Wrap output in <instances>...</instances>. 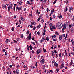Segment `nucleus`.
Returning a JSON list of instances; mask_svg holds the SVG:
<instances>
[{
	"label": "nucleus",
	"instance_id": "f257e3e1",
	"mask_svg": "<svg viewBox=\"0 0 74 74\" xmlns=\"http://www.w3.org/2000/svg\"><path fill=\"white\" fill-rule=\"evenodd\" d=\"M56 25L57 29H61L63 26V23L62 22H60L57 23Z\"/></svg>",
	"mask_w": 74,
	"mask_h": 74
},
{
	"label": "nucleus",
	"instance_id": "f03ea898",
	"mask_svg": "<svg viewBox=\"0 0 74 74\" xmlns=\"http://www.w3.org/2000/svg\"><path fill=\"white\" fill-rule=\"evenodd\" d=\"M42 51V50L41 49H38V50H37L36 51L37 54L38 55H39V53H41V52Z\"/></svg>",
	"mask_w": 74,
	"mask_h": 74
},
{
	"label": "nucleus",
	"instance_id": "7ed1b4c3",
	"mask_svg": "<svg viewBox=\"0 0 74 74\" xmlns=\"http://www.w3.org/2000/svg\"><path fill=\"white\" fill-rule=\"evenodd\" d=\"M66 23H64L63 26H64V28L63 27L62 29V32H64V30L66 29Z\"/></svg>",
	"mask_w": 74,
	"mask_h": 74
},
{
	"label": "nucleus",
	"instance_id": "20e7f679",
	"mask_svg": "<svg viewBox=\"0 0 74 74\" xmlns=\"http://www.w3.org/2000/svg\"><path fill=\"white\" fill-rule=\"evenodd\" d=\"M32 36V35H31V34H30L29 35L28 37H27V38L28 39V40H31V36Z\"/></svg>",
	"mask_w": 74,
	"mask_h": 74
},
{
	"label": "nucleus",
	"instance_id": "39448f33",
	"mask_svg": "<svg viewBox=\"0 0 74 74\" xmlns=\"http://www.w3.org/2000/svg\"><path fill=\"white\" fill-rule=\"evenodd\" d=\"M62 36L61 35H59V40L61 41V40H62Z\"/></svg>",
	"mask_w": 74,
	"mask_h": 74
},
{
	"label": "nucleus",
	"instance_id": "423d86ee",
	"mask_svg": "<svg viewBox=\"0 0 74 74\" xmlns=\"http://www.w3.org/2000/svg\"><path fill=\"white\" fill-rule=\"evenodd\" d=\"M13 4L12 3L10 4V5H9V6L10 8V9H12V7L13 6Z\"/></svg>",
	"mask_w": 74,
	"mask_h": 74
},
{
	"label": "nucleus",
	"instance_id": "0eeeda50",
	"mask_svg": "<svg viewBox=\"0 0 74 74\" xmlns=\"http://www.w3.org/2000/svg\"><path fill=\"white\" fill-rule=\"evenodd\" d=\"M54 64V66L55 67H58V64L56 63V62L55 61L54 62H53Z\"/></svg>",
	"mask_w": 74,
	"mask_h": 74
},
{
	"label": "nucleus",
	"instance_id": "6e6552de",
	"mask_svg": "<svg viewBox=\"0 0 74 74\" xmlns=\"http://www.w3.org/2000/svg\"><path fill=\"white\" fill-rule=\"evenodd\" d=\"M52 55L53 56V58H55V53H54V52L53 51H52Z\"/></svg>",
	"mask_w": 74,
	"mask_h": 74
},
{
	"label": "nucleus",
	"instance_id": "1a4fd4ad",
	"mask_svg": "<svg viewBox=\"0 0 74 74\" xmlns=\"http://www.w3.org/2000/svg\"><path fill=\"white\" fill-rule=\"evenodd\" d=\"M5 42L6 43V44H8V42H10V40H9V39H6L5 41Z\"/></svg>",
	"mask_w": 74,
	"mask_h": 74
},
{
	"label": "nucleus",
	"instance_id": "9d476101",
	"mask_svg": "<svg viewBox=\"0 0 74 74\" xmlns=\"http://www.w3.org/2000/svg\"><path fill=\"white\" fill-rule=\"evenodd\" d=\"M51 37L53 40V41H56V39H53V35L51 36Z\"/></svg>",
	"mask_w": 74,
	"mask_h": 74
},
{
	"label": "nucleus",
	"instance_id": "9b49d317",
	"mask_svg": "<svg viewBox=\"0 0 74 74\" xmlns=\"http://www.w3.org/2000/svg\"><path fill=\"white\" fill-rule=\"evenodd\" d=\"M44 59H42L41 60L40 62H41V63H42L43 64H44Z\"/></svg>",
	"mask_w": 74,
	"mask_h": 74
},
{
	"label": "nucleus",
	"instance_id": "f8f14e48",
	"mask_svg": "<svg viewBox=\"0 0 74 74\" xmlns=\"http://www.w3.org/2000/svg\"><path fill=\"white\" fill-rule=\"evenodd\" d=\"M16 72L17 74H18L19 73V71L18 69H17L16 71Z\"/></svg>",
	"mask_w": 74,
	"mask_h": 74
},
{
	"label": "nucleus",
	"instance_id": "ddd939ff",
	"mask_svg": "<svg viewBox=\"0 0 74 74\" xmlns=\"http://www.w3.org/2000/svg\"><path fill=\"white\" fill-rule=\"evenodd\" d=\"M41 25L40 24H39L37 26V28H40V27H41Z\"/></svg>",
	"mask_w": 74,
	"mask_h": 74
},
{
	"label": "nucleus",
	"instance_id": "4468645a",
	"mask_svg": "<svg viewBox=\"0 0 74 74\" xmlns=\"http://www.w3.org/2000/svg\"><path fill=\"white\" fill-rule=\"evenodd\" d=\"M46 40L47 41H49V38H48V36L46 37Z\"/></svg>",
	"mask_w": 74,
	"mask_h": 74
},
{
	"label": "nucleus",
	"instance_id": "2eb2a0df",
	"mask_svg": "<svg viewBox=\"0 0 74 74\" xmlns=\"http://www.w3.org/2000/svg\"><path fill=\"white\" fill-rule=\"evenodd\" d=\"M56 34L57 36H59V33H58V31H56Z\"/></svg>",
	"mask_w": 74,
	"mask_h": 74
},
{
	"label": "nucleus",
	"instance_id": "dca6fc26",
	"mask_svg": "<svg viewBox=\"0 0 74 74\" xmlns=\"http://www.w3.org/2000/svg\"><path fill=\"white\" fill-rule=\"evenodd\" d=\"M72 64H73V61L71 60L70 63V66H71Z\"/></svg>",
	"mask_w": 74,
	"mask_h": 74
},
{
	"label": "nucleus",
	"instance_id": "f3484780",
	"mask_svg": "<svg viewBox=\"0 0 74 74\" xmlns=\"http://www.w3.org/2000/svg\"><path fill=\"white\" fill-rule=\"evenodd\" d=\"M29 48L30 50H32V49H33V47L31 45H30Z\"/></svg>",
	"mask_w": 74,
	"mask_h": 74
},
{
	"label": "nucleus",
	"instance_id": "a211bd4d",
	"mask_svg": "<svg viewBox=\"0 0 74 74\" xmlns=\"http://www.w3.org/2000/svg\"><path fill=\"white\" fill-rule=\"evenodd\" d=\"M10 8H11L10 7L8 6V11H10V10H10Z\"/></svg>",
	"mask_w": 74,
	"mask_h": 74
},
{
	"label": "nucleus",
	"instance_id": "6ab92c4d",
	"mask_svg": "<svg viewBox=\"0 0 74 74\" xmlns=\"http://www.w3.org/2000/svg\"><path fill=\"white\" fill-rule=\"evenodd\" d=\"M62 15L60 14L59 15V16H58V18H60V19H61V18H62Z\"/></svg>",
	"mask_w": 74,
	"mask_h": 74
},
{
	"label": "nucleus",
	"instance_id": "aec40b11",
	"mask_svg": "<svg viewBox=\"0 0 74 74\" xmlns=\"http://www.w3.org/2000/svg\"><path fill=\"white\" fill-rule=\"evenodd\" d=\"M18 3H19V4H20V5H22V2L21 1L18 2Z\"/></svg>",
	"mask_w": 74,
	"mask_h": 74
},
{
	"label": "nucleus",
	"instance_id": "412c9836",
	"mask_svg": "<svg viewBox=\"0 0 74 74\" xmlns=\"http://www.w3.org/2000/svg\"><path fill=\"white\" fill-rule=\"evenodd\" d=\"M31 24L32 25H34V21L32 22H31Z\"/></svg>",
	"mask_w": 74,
	"mask_h": 74
},
{
	"label": "nucleus",
	"instance_id": "4be33fe9",
	"mask_svg": "<svg viewBox=\"0 0 74 74\" xmlns=\"http://www.w3.org/2000/svg\"><path fill=\"white\" fill-rule=\"evenodd\" d=\"M23 67L25 69V70H27V67H26V66L25 65H24Z\"/></svg>",
	"mask_w": 74,
	"mask_h": 74
},
{
	"label": "nucleus",
	"instance_id": "5701e85b",
	"mask_svg": "<svg viewBox=\"0 0 74 74\" xmlns=\"http://www.w3.org/2000/svg\"><path fill=\"white\" fill-rule=\"evenodd\" d=\"M42 40L43 41H44V40H45V36H44V37H42Z\"/></svg>",
	"mask_w": 74,
	"mask_h": 74
},
{
	"label": "nucleus",
	"instance_id": "b1692460",
	"mask_svg": "<svg viewBox=\"0 0 74 74\" xmlns=\"http://www.w3.org/2000/svg\"><path fill=\"white\" fill-rule=\"evenodd\" d=\"M13 41L14 43H16H16H18V42L16 41V40H13Z\"/></svg>",
	"mask_w": 74,
	"mask_h": 74
},
{
	"label": "nucleus",
	"instance_id": "393cba45",
	"mask_svg": "<svg viewBox=\"0 0 74 74\" xmlns=\"http://www.w3.org/2000/svg\"><path fill=\"white\" fill-rule=\"evenodd\" d=\"M21 38H23V34H21Z\"/></svg>",
	"mask_w": 74,
	"mask_h": 74
},
{
	"label": "nucleus",
	"instance_id": "a878e982",
	"mask_svg": "<svg viewBox=\"0 0 74 74\" xmlns=\"http://www.w3.org/2000/svg\"><path fill=\"white\" fill-rule=\"evenodd\" d=\"M13 10H14V12H15V6H14L13 8Z\"/></svg>",
	"mask_w": 74,
	"mask_h": 74
},
{
	"label": "nucleus",
	"instance_id": "bb28decb",
	"mask_svg": "<svg viewBox=\"0 0 74 74\" xmlns=\"http://www.w3.org/2000/svg\"><path fill=\"white\" fill-rule=\"evenodd\" d=\"M65 55L66 56H67V51L66 50H65Z\"/></svg>",
	"mask_w": 74,
	"mask_h": 74
},
{
	"label": "nucleus",
	"instance_id": "cd10ccee",
	"mask_svg": "<svg viewBox=\"0 0 74 74\" xmlns=\"http://www.w3.org/2000/svg\"><path fill=\"white\" fill-rule=\"evenodd\" d=\"M61 68H63V67H64V65L63 64H61Z\"/></svg>",
	"mask_w": 74,
	"mask_h": 74
},
{
	"label": "nucleus",
	"instance_id": "c85d7f7f",
	"mask_svg": "<svg viewBox=\"0 0 74 74\" xmlns=\"http://www.w3.org/2000/svg\"><path fill=\"white\" fill-rule=\"evenodd\" d=\"M12 31H13V32H14V27H12Z\"/></svg>",
	"mask_w": 74,
	"mask_h": 74
},
{
	"label": "nucleus",
	"instance_id": "c756f323",
	"mask_svg": "<svg viewBox=\"0 0 74 74\" xmlns=\"http://www.w3.org/2000/svg\"><path fill=\"white\" fill-rule=\"evenodd\" d=\"M49 26L50 27H51V26H52V24L51 23H50L49 24Z\"/></svg>",
	"mask_w": 74,
	"mask_h": 74
},
{
	"label": "nucleus",
	"instance_id": "7c9ffc66",
	"mask_svg": "<svg viewBox=\"0 0 74 74\" xmlns=\"http://www.w3.org/2000/svg\"><path fill=\"white\" fill-rule=\"evenodd\" d=\"M41 19V18H38V19H37V21L38 22V21H40V20Z\"/></svg>",
	"mask_w": 74,
	"mask_h": 74
},
{
	"label": "nucleus",
	"instance_id": "2f4dec72",
	"mask_svg": "<svg viewBox=\"0 0 74 74\" xmlns=\"http://www.w3.org/2000/svg\"><path fill=\"white\" fill-rule=\"evenodd\" d=\"M46 1L47 0H44V1H43V2H44V4H45Z\"/></svg>",
	"mask_w": 74,
	"mask_h": 74
},
{
	"label": "nucleus",
	"instance_id": "473e14b6",
	"mask_svg": "<svg viewBox=\"0 0 74 74\" xmlns=\"http://www.w3.org/2000/svg\"><path fill=\"white\" fill-rule=\"evenodd\" d=\"M22 8L21 7H19L18 10H21Z\"/></svg>",
	"mask_w": 74,
	"mask_h": 74
},
{
	"label": "nucleus",
	"instance_id": "72a5a7b5",
	"mask_svg": "<svg viewBox=\"0 0 74 74\" xmlns=\"http://www.w3.org/2000/svg\"><path fill=\"white\" fill-rule=\"evenodd\" d=\"M40 32L39 31H38V32H37V34L38 35H40Z\"/></svg>",
	"mask_w": 74,
	"mask_h": 74
},
{
	"label": "nucleus",
	"instance_id": "f704fd0d",
	"mask_svg": "<svg viewBox=\"0 0 74 74\" xmlns=\"http://www.w3.org/2000/svg\"><path fill=\"white\" fill-rule=\"evenodd\" d=\"M41 21L42 23H43L44 22V19H42L41 20Z\"/></svg>",
	"mask_w": 74,
	"mask_h": 74
},
{
	"label": "nucleus",
	"instance_id": "c9c22d12",
	"mask_svg": "<svg viewBox=\"0 0 74 74\" xmlns=\"http://www.w3.org/2000/svg\"><path fill=\"white\" fill-rule=\"evenodd\" d=\"M27 34H29V31L28 30L27 31V32H26Z\"/></svg>",
	"mask_w": 74,
	"mask_h": 74
},
{
	"label": "nucleus",
	"instance_id": "e433bc0d",
	"mask_svg": "<svg viewBox=\"0 0 74 74\" xmlns=\"http://www.w3.org/2000/svg\"><path fill=\"white\" fill-rule=\"evenodd\" d=\"M32 4H33V2H32L30 4V5H32Z\"/></svg>",
	"mask_w": 74,
	"mask_h": 74
},
{
	"label": "nucleus",
	"instance_id": "4c0bfd02",
	"mask_svg": "<svg viewBox=\"0 0 74 74\" xmlns=\"http://www.w3.org/2000/svg\"><path fill=\"white\" fill-rule=\"evenodd\" d=\"M56 1H57V0H55L53 4H55V3H56Z\"/></svg>",
	"mask_w": 74,
	"mask_h": 74
},
{
	"label": "nucleus",
	"instance_id": "58836bf2",
	"mask_svg": "<svg viewBox=\"0 0 74 74\" xmlns=\"http://www.w3.org/2000/svg\"><path fill=\"white\" fill-rule=\"evenodd\" d=\"M55 26H52V28L53 29V30H54V29H55Z\"/></svg>",
	"mask_w": 74,
	"mask_h": 74
},
{
	"label": "nucleus",
	"instance_id": "ea45409f",
	"mask_svg": "<svg viewBox=\"0 0 74 74\" xmlns=\"http://www.w3.org/2000/svg\"><path fill=\"white\" fill-rule=\"evenodd\" d=\"M74 23H73V24L72 25H71V27H72V28H73L74 27Z\"/></svg>",
	"mask_w": 74,
	"mask_h": 74
},
{
	"label": "nucleus",
	"instance_id": "a19ab883",
	"mask_svg": "<svg viewBox=\"0 0 74 74\" xmlns=\"http://www.w3.org/2000/svg\"><path fill=\"white\" fill-rule=\"evenodd\" d=\"M19 21L20 22V24H21V23H22V21H21V20H19Z\"/></svg>",
	"mask_w": 74,
	"mask_h": 74
},
{
	"label": "nucleus",
	"instance_id": "79ce46f5",
	"mask_svg": "<svg viewBox=\"0 0 74 74\" xmlns=\"http://www.w3.org/2000/svg\"><path fill=\"white\" fill-rule=\"evenodd\" d=\"M27 3L28 4H29L30 5V1H27Z\"/></svg>",
	"mask_w": 74,
	"mask_h": 74
},
{
	"label": "nucleus",
	"instance_id": "37998d69",
	"mask_svg": "<svg viewBox=\"0 0 74 74\" xmlns=\"http://www.w3.org/2000/svg\"><path fill=\"white\" fill-rule=\"evenodd\" d=\"M43 51L44 52H46V50L44 49V48H43Z\"/></svg>",
	"mask_w": 74,
	"mask_h": 74
},
{
	"label": "nucleus",
	"instance_id": "c03bdc74",
	"mask_svg": "<svg viewBox=\"0 0 74 74\" xmlns=\"http://www.w3.org/2000/svg\"><path fill=\"white\" fill-rule=\"evenodd\" d=\"M35 29H36V27H35V26H34L33 30H34Z\"/></svg>",
	"mask_w": 74,
	"mask_h": 74
},
{
	"label": "nucleus",
	"instance_id": "a18cd8bd",
	"mask_svg": "<svg viewBox=\"0 0 74 74\" xmlns=\"http://www.w3.org/2000/svg\"><path fill=\"white\" fill-rule=\"evenodd\" d=\"M47 12H48V11H49V10L48 9V8H47V10H46Z\"/></svg>",
	"mask_w": 74,
	"mask_h": 74
},
{
	"label": "nucleus",
	"instance_id": "49530a36",
	"mask_svg": "<svg viewBox=\"0 0 74 74\" xmlns=\"http://www.w3.org/2000/svg\"><path fill=\"white\" fill-rule=\"evenodd\" d=\"M51 73H53V71H52V70H51L49 71Z\"/></svg>",
	"mask_w": 74,
	"mask_h": 74
},
{
	"label": "nucleus",
	"instance_id": "de8ad7c7",
	"mask_svg": "<svg viewBox=\"0 0 74 74\" xmlns=\"http://www.w3.org/2000/svg\"><path fill=\"white\" fill-rule=\"evenodd\" d=\"M72 10L71 9V8H70L69 9V12H71V11Z\"/></svg>",
	"mask_w": 74,
	"mask_h": 74
},
{
	"label": "nucleus",
	"instance_id": "09e8293b",
	"mask_svg": "<svg viewBox=\"0 0 74 74\" xmlns=\"http://www.w3.org/2000/svg\"><path fill=\"white\" fill-rule=\"evenodd\" d=\"M17 5V4H14V7H15V6H16Z\"/></svg>",
	"mask_w": 74,
	"mask_h": 74
},
{
	"label": "nucleus",
	"instance_id": "8fccbe9b",
	"mask_svg": "<svg viewBox=\"0 0 74 74\" xmlns=\"http://www.w3.org/2000/svg\"><path fill=\"white\" fill-rule=\"evenodd\" d=\"M62 37H65V34H63L62 35Z\"/></svg>",
	"mask_w": 74,
	"mask_h": 74
},
{
	"label": "nucleus",
	"instance_id": "3c124183",
	"mask_svg": "<svg viewBox=\"0 0 74 74\" xmlns=\"http://www.w3.org/2000/svg\"><path fill=\"white\" fill-rule=\"evenodd\" d=\"M56 48V45H55L54 46V49H55Z\"/></svg>",
	"mask_w": 74,
	"mask_h": 74
},
{
	"label": "nucleus",
	"instance_id": "603ef678",
	"mask_svg": "<svg viewBox=\"0 0 74 74\" xmlns=\"http://www.w3.org/2000/svg\"><path fill=\"white\" fill-rule=\"evenodd\" d=\"M56 70L57 73H58L59 72V69H56Z\"/></svg>",
	"mask_w": 74,
	"mask_h": 74
},
{
	"label": "nucleus",
	"instance_id": "864d4df0",
	"mask_svg": "<svg viewBox=\"0 0 74 74\" xmlns=\"http://www.w3.org/2000/svg\"><path fill=\"white\" fill-rule=\"evenodd\" d=\"M54 52L55 53H57V52H56V50H54Z\"/></svg>",
	"mask_w": 74,
	"mask_h": 74
},
{
	"label": "nucleus",
	"instance_id": "5fc2aeb1",
	"mask_svg": "<svg viewBox=\"0 0 74 74\" xmlns=\"http://www.w3.org/2000/svg\"><path fill=\"white\" fill-rule=\"evenodd\" d=\"M33 44H34V45H35L36 44V42H33V43H32Z\"/></svg>",
	"mask_w": 74,
	"mask_h": 74
},
{
	"label": "nucleus",
	"instance_id": "6e6d98bb",
	"mask_svg": "<svg viewBox=\"0 0 74 74\" xmlns=\"http://www.w3.org/2000/svg\"><path fill=\"white\" fill-rule=\"evenodd\" d=\"M3 7H4V8H5V9H6V5H5L3 6Z\"/></svg>",
	"mask_w": 74,
	"mask_h": 74
},
{
	"label": "nucleus",
	"instance_id": "4d7b16f0",
	"mask_svg": "<svg viewBox=\"0 0 74 74\" xmlns=\"http://www.w3.org/2000/svg\"><path fill=\"white\" fill-rule=\"evenodd\" d=\"M20 26H21V25L19 24L17 27H20Z\"/></svg>",
	"mask_w": 74,
	"mask_h": 74
},
{
	"label": "nucleus",
	"instance_id": "13d9d810",
	"mask_svg": "<svg viewBox=\"0 0 74 74\" xmlns=\"http://www.w3.org/2000/svg\"><path fill=\"white\" fill-rule=\"evenodd\" d=\"M3 69V70H4H4H5V67H3L2 68Z\"/></svg>",
	"mask_w": 74,
	"mask_h": 74
},
{
	"label": "nucleus",
	"instance_id": "bf43d9fd",
	"mask_svg": "<svg viewBox=\"0 0 74 74\" xmlns=\"http://www.w3.org/2000/svg\"><path fill=\"white\" fill-rule=\"evenodd\" d=\"M59 57H61V53H60L59 54Z\"/></svg>",
	"mask_w": 74,
	"mask_h": 74
},
{
	"label": "nucleus",
	"instance_id": "052dcab7",
	"mask_svg": "<svg viewBox=\"0 0 74 74\" xmlns=\"http://www.w3.org/2000/svg\"><path fill=\"white\" fill-rule=\"evenodd\" d=\"M53 37H54V38H56V35H54L53 36Z\"/></svg>",
	"mask_w": 74,
	"mask_h": 74
},
{
	"label": "nucleus",
	"instance_id": "680f3d73",
	"mask_svg": "<svg viewBox=\"0 0 74 74\" xmlns=\"http://www.w3.org/2000/svg\"><path fill=\"white\" fill-rule=\"evenodd\" d=\"M42 34H43V36H44V35H45V32H43Z\"/></svg>",
	"mask_w": 74,
	"mask_h": 74
},
{
	"label": "nucleus",
	"instance_id": "e2e57ef3",
	"mask_svg": "<svg viewBox=\"0 0 74 74\" xmlns=\"http://www.w3.org/2000/svg\"><path fill=\"white\" fill-rule=\"evenodd\" d=\"M71 53V55H74V52H72Z\"/></svg>",
	"mask_w": 74,
	"mask_h": 74
},
{
	"label": "nucleus",
	"instance_id": "0e129e2a",
	"mask_svg": "<svg viewBox=\"0 0 74 74\" xmlns=\"http://www.w3.org/2000/svg\"><path fill=\"white\" fill-rule=\"evenodd\" d=\"M72 45H74V41H73V42H72Z\"/></svg>",
	"mask_w": 74,
	"mask_h": 74
},
{
	"label": "nucleus",
	"instance_id": "69168bd1",
	"mask_svg": "<svg viewBox=\"0 0 74 74\" xmlns=\"http://www.w3.org/2000/svg\"><path fill=\"white\" fill-rule=\"evenodd\" d=\"M68 41H69V42H70V38L68 39Z\"/></svg>",
	"mask_w": 74,
	"mask_h": 74
},
{
	"label": "nucleus",
	"instance_id": "338daca9",
	"mask_svg": "<svg viewBox=\"0 0 74 74\" xmlns=\"http://www.w3.org/2000/svg\"><path fill=\"white\" fill-rule=\"evenodd\" d=\"M70 15H71V14H70V13H69L68 14V16H70Z\"/></svg>",
	"mask_w": 74,
	"mask_h": 74
},
{
	"label": "nucleus",
	"instance_id": "774afa93",
	"mask_svg": "<svg viewBox=\"0 0 74 74\" xmlns=\"http://www.w3.org/2000/svg\"><path fill=\"white\" fill-rule=\"evenodd\" d=\"M72 20L73 21H74V16H73V18L72 19Z\"/></svg>",
	"mask_w": 74,
	"mask_h": 74
}]
</instances>
